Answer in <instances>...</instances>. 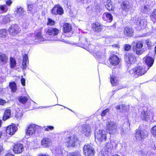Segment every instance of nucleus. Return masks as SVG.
<instances>
[{
	"label": "nucleus",
	"instance_id": "38",
	"mask_svg": "<svg viewBox=\"0 0 156 156\" xmlns=\"http://www.w3.org/2000/svg\"><path fill=\"white\" fill-rule=\"evenodd\" d=\"M104 15L106 17L107 21L108 22H112L113 20V16L111 14L108 13H104Z\"/></svg>",
	"mask_w": 156,
	"mask_h": 156
},
{
	"label": "nucleus",
	"instance_id": "46",
	"mask_svg": "<svg viewBox=\"0 0 156 156\" xmlns=\"http://www.w3.org/2000/svg\"><path fill=\"white\" fill-rule=\"evenodd\" d=\"M10 21V18L8 16H5L3 18L2 22L6 24L9 22Z\"/></svg>",
	"mask_w": 156,
	"mask_h": 156
},
{
	"label": "nucleus",
	"instance_id": "39",
	"mask_svg": "<svg viewBox=\"0 0 156 156\" xmlns=\"http://www.w3.org/2000/svg\"><path fill=\"white\" fill-rule=\"evenodd\" d=\"M18 100L20 102L24 104L27 102L28 99L27 97L20 96L19 97Z\"/></svg>",
	"mask_w": 156,
	"mask_h": 156
},
{
	"label": "nucleus",
	"instance_id": "28",
	"mask_svg": "<svg viewBox=\"0 0 156 156\" xmlns=\"http://www.w3.org/2000/svg\"><path fill=\"white\" fill-rule=\"evenodd\" d=\"M104 3L108 10H112L114 9L113 5L111 2L110 0H106V1H105Z\"/></svg>",
	"mask_w": 156,
	"mask_h": 156
},
{
	"label": "nucleus",
	"instance_id": "16",
	"mask_svg": "<svg viewBox=\"0 0 156 156\" xmlns=\"http://www.w3.org/2000/svg\"><path fill=\"white\" fill-rule=\"evenodd\" d=\"M134 23L136 25H139L140 28H144L146 25V21L145 20H142L140 19L139 17H136Z\"/></svg>",
	"mask_w": 156,
	"mask_h": 156
},
{
	"label": "nucleus",
	"instance_id": "1",
	"mask_svg": "<svg viewBox=\"0 0 156 156\" xmlns=\"http://www.w3.org/2000/svg\"><path fill=\"white\" fill-rule=\"evenodd\" d=\"M146 72L144 66H140L131 69L129 73L132 76L136 78L144 74Z\"/></svg>",
	"mask_w": 156,
	"mask_h": 156
},
{
	"label": "nucleus",
	"instance_id": "45",
	"mask_svg": "<svg viewBox=\"0 0 156 156\" xmlns=\"http://www.w3.org/2000/svg\"><path fill=\"white\" fill-rule=\"evenodd\" d=\"M151 133L153 136L156 137V126H153L151 128Z\"/></svg>",
	"mask_w": 156,
	"mask_h": 156
},
{
	"label": "nucleus",
	"instance_id": "54",
	"mask_svg": "<svg viewBox=\"0 0 156 156\" xmlns=\"http://www.w3.org/2000/svg\"><path fill=\"white\" fill-rule=\"evenodd\" d=\"M21 82L22 84L24 86L25 84V78H22L21 80Z\"/></svg>",
	"mask_w": 156,
	"mask_h": 156
},
{
	"label": "nucleus",
	"instance_id": "56",
	"mask_svg": "<svg viewBox=\"0 0 156 156\" xmlns=\"http://www.w3.org/2000/svg\"><path fill=\"white\" fill-rule=\"evenodd\" d=\"M146 43L148 46H151V42L149 40H146Z\"/></svg>",
	"mask_w": 156,
	"mask_h": 156
},
{
	"label": "nucleus",
	"instance_id": "61",
	"mask_svg": "<svg viewBox=\"0 0 156 156\" xmlns=\"http://www.w3.org/2000/svg\"><path fill=\"white\" fill-rule=\"evenodd\" d=\"M114 27V29H115L116 28V26H115V25H112V26H111V27Z\"/></svg>",
	"mask_w": 156,
	"mask_h": 156
},
{
	"label": "nucleus",
	"instance_id": "8",
	"mask_svg": "<svg viewBox=\"0 0 156 156\" xmlns=\"http://www.w3.org/2000/svg\"><path fill=\"white\" fill-rule=\"evenodd\" d=\"M143 46L142 42L138 41L136 42V45L133 46V50L136 51L137 54L140 55L144 51V49H141Z\"/></svg>",
	"mask_w": 156,
	"mask_h": 156
},
{
	"label": "nucleus",
	"instance_id": "48",
	"mask_svg": "<svg viewBox=\"0 0 156 156\" xmlns=\"http://www.w3.org/2000/svg\"><path fill=\"white\" fill-rule=\"evenodd\" d=\"M12 3V0H7L6 1V4L5 5H7V7L9 8L11 6Z\"/></svg>",
	"mask_w": 156,
	"mask_h": 156
},
{
	"label": "nucleus",
	"instance_id": "19",
	"mask_svg": "<svg viewBox=\"0 0 156 156\" xmlns=\"http://www.w3.org/2000/svg\"><path fill=\"white\" fill-rule=\"evenodd\" d=\"M63 13V9L60 6H54L51 10V13L54 15H56L58 14L61 15Z\"/></svg>",
	"mask_w": 156,
	"mask_h": 156
},
{
	"label": "nucleus",
	"instance_id": "32",
	"mask_svg": "<svg viewBox=\"0 0 156 156\" xmlns=\"http://www.w3.org/2000/svg\"><path fill=\"white\" fill-rule=\"evenodd\" d=\"M151 9L149 5L142 6L141 8V11L144 13H148L150 11Z\"/></svg>",
	"mask_w": 156,
	"mask_h": 156
},
{
	"label": "nucleus",
	"instance_id": "57",
	"mask_svg": "<svg viewBox=\"0 0 156 156\" xmlns=\"http://www.w3.org/2000/svg\"><path fill=\"white\" fill-rule=\"evenodd\" d=\"M5 103V102L3 100L0 99V105H3Z\"/></svg>",
	"mask_w": 156,
	"mask_h": 156
},
{
	"label": "nucleus",
	"instance_id": "30",
	"mask_svg": "<svg viewBox=\"0 0 156 156\" xmlns=\"http://www.w3.org/2000/svg\"><path fill=\"white\" fill-rule=\"evenodd\" d=\"M11 111L9 109L5 110L3 117V120L5 121L10 118L11 115Z\"/></svg>",
	"mask_w": 156,
	"mask_h": 156
},
{
	"label": "nucleus",
	"instance_id": "64",
	"mask_svg": "<svg viewBox=\"0 0 156 156\" xmlns=\"http://www.w3.org/2000/svg\"><path fill=\"white\" fill-rule=\"evenodd\" d=\"M2 120H0V127H1V125H2Z\"/></svg>",
	"mask_w": 156,
	"mask_h": 156
},
{
	"label": "nucleus",
	"instance_id": "62",
	"mask_svg": "<svg viewBox=\"0 0 156 156\" xmlns=\"http://www.w3.org/2000/svg\"><path fill=\"white\" fill-rule=\"evenodd\" d=\"M2 133L0 131V138H1V136L2 135Z\"/></svg>",
	"mask_w": 156,
	"mask_h": 156
},
{
	"label": "nucleus",
	"instance_id": "24",
	"mask_svg": "<svg viewBox=\"0 0 156 156\" xmlns=\"http://www.w3.org/2000/svg\"><path fill=\"white\" fill-rule=\"evenodd\" d=\"M115 144V143L114 140H110L107 143L105 150L108 152L111 151L113 149V146Z\"/></svg>",
	"mask_w": 156,
	"mask_h": 156
},
{
	"label": "nucleus",
	"instance_id": "25",
	"mask_svg": "<svg viewBox=\"0 0 156 156\" xmlns=\"http://www.w3.org/2000/svg\"><path fill=\"white\" fill-rule=\"evenodd\" d=\"M146 63L148 66L149 69L151 67L154 62V60L150 56H146L144 58Z\"/></svg>",
	"mask_w": 156,
	"mask_h": 156
},
{
	"label": "nucleus",
	"instance_id": "26",
	"mask_svg": "<svg viewBox=\"0 0 156 156\" xmlns=\"http://www.w3.org/2000/svg\"><path fill=\"white\" fill-rule=\"evenodd\" d=\"M8 59L7 55L4 54H2L0 55V64L1 65L6 64Z\"/></svg>",
	"mask_w": 156,
	"mask_h": 156
},
{
	"label": "nucleus",
	"instance_id": "4",
	"mask_svg": "<svg viewBox=\"0 0 156 156\" xmlns=\"http://www.w3.org/2000/svg\"><path fill=\"white\" fill-rule=\"evenodd\" d=\"M135 137L138 140H142L148 136L147 132L145 130L136 129Z\"/></svg>",
	"mask_w": 156,
	"mask_h": 156
},
{
	"label": "nucleus",
	"instance_id": "50",
	"mask_svg": "<svg viewBox=\"0 0 156 156\" xmlns=\"http://www.w3.org/2000/svg\"><path fill=\"white\" fill-rule=\"evenodd\" d=\"M28 62V57L27 54H25L23 57V61L24 62Z\"/></svg>",
	"mask_w": 156,
	"mask_h": 156
},
{
	"label": "nucleus",
	"instance_id": "51",
	"mask_svg": "<svg viewBox=\"0 0 156 156\" xmlns=\"http://www.w3.org/2000/svg\"><path fill=\"white\" fill-rule=\"evenodd\" d=\"M27 62H25L24 61L22 63V66H21V68L23 69H25L27 68Z\"/></svg>",
	"mask_w": 156,
	"mask_h": 156
},
{
	"label": "nucleus",
	"instance_id": "6",
	"mask_svg": "<svg viewBox=\"0 0 156 156\" xmlns=\"http://www.w3.org/2000/svg\"><path fill=\"white\" fill-rule=\"evenodd\" d=\"M83 150L86 156H93L95 153L94 148L88 145H84Z\"/></svg>",
	"mask_w": 156,
	"mask_h": 156
},
{
	"label": "nucleus",
	"instance_id": "27",
	"mask_svg": "<svg viewBox=\"0 0 156 156\" xmlns=\"http://www.w3.org/2000/svg\"><path fill=\"white\" fill-rule=\"evenodd\" d=\"M140 117L143 120L147 121L149 119V113L147 111H142L141 112Z\"/></svg>",
	"mask_w": 156,
	"mask_h": 156
},
{
	"label": "nucleus",
	"instance_id": "55",
	"mask_svg": "<svg viewBox=\"0 0 156 156\" xmlns=\"http://www.w3.org/2000/svg\"><path fill=\"white\" fill-rule=\"evenodd\" d=\"M139 154L142 156H144L145 152L142 150H141L139 151Z\"/></svg>",
	"mask_w": 156,
	"mask_h": 156
},
{
	"label": "nucleus",
	"instance_id": "44",
	"mask_svg": "<svg viewBox=\"0 0 156 156\" xmlns=\"http://www.w3.org/2000/svg\"><path fill=\"white\" fill-rule=\"evenodd\" d=\"M151 20L153 21L154 20H156V9L153 11L151 15Z\"/></svg>",
	"mask_w": 156,
	"mask_h": 156
},
{
	"label": "nucleus",
	"instance_id": "3",
	"mask_svg": "<svg viewBox=\"0 0 156 156\" xmlns=\"http://www.w3.org/2000/svg\"><path fill=\"white\" fill-rule=\"evenodd\" d=\"M107 130L110 134H114L117 131V125L113 122H109L107 123Z\"/></svg>",
	"mask_w": 156,
	"mask_h": 156
},
{
	"label": "nucleus",
	"instance_id": "11",
	"mask_svg": "<svg viewBox=\"0 0 156 156\" xmlns=\"http://www.w3.org/2000/svg\"><path fill=\"white\" fill-rule=\"evenodd\" d=\"M18 128L15 124H13L7 126L5 129L7 133L10 135H14L17 131Z\"/></svg>",
	"mask_w": 156,
	"mask_h": 156
},
{
	"label": "nucleus",
	"instance_id": "49",
	"mask_svg": "<svg viewBox=\"0 0 156 156\" xmlns=\"http://www.w3.org/2000/svg\"><path fill=\"white\" fill-rule=\"evenodd\" d=\"M109 111V109H106L105 110H104L102 111L101 113V115L102 116H105L106 114Z\"/></svg>",
	"mask_w": 156,
	"mask_h": 156
},
{
	"label": "nucleus",
	"instance_id": "63",
	"mask_svg": "<svg viewBox=\"0 0 156 156\" xmlns=\"http://www.w3.org/2000/svg\"><path fill=\"white\" fill-rule=\"evenodd\" d=\"M112 156H120L118 154H115L113 155Z\"/></svg>",
	"mask_w": 156,
	"mask_h": 156
},
{
	"label": "nucleus",
	"instance_id": "34",
	"mask_svg": "<svg viewBox=\"0 0 156 156\" xmlns=\"http://www.w3.org/2000/svg\"><path fill=\"white\" fill-rule=\"evenodd\" d=\"M9 9L5 4L0 5V13L3 14L6 12Z\"/></svg>",
	"mask_w": 156,
	"mask_h": 156
},
{
	"label": "nucleus",
	"instance_id": "60",
	"mask_svg": "<svg viewBox=\"0 0 156 156\" xmlns=\"http://www.w3.org/2000/svg\"><path fill=\"white\" fill-rule=\"evenodd\" d=\"M5 156H14V155L11 153H9L6 154Z\"/></svg>",
	"mask_w": 156,
	"mask_h": 156
},
{
	"label": "nucleus",
	"instance_id": "35",
	"mask_svg": "<svg viewBox=\"0 0 156 156\" xmlns=\"http://www.w3.org/2000/svg\"><path fill=\"white\" fill-rule=\"evenodd\" d=\"M44 40V39L41 35V32L37 33L36 34L35 38V41L40 42L43 41Z\"/></svg>",
	"mask_w": 156,
	"mask_h": 156
},
{
	"label": "nucleus",
	"instance_id": "15",
	"mask_svg": "<svg viewBox=\"0 0 156 156\" xmlns=\"http://www.w3.org/2000/svg\"><path fill=\"white\" fill-rule=\"evenodd\" d=\"M109 62L113 66L117 65L119 62L120 59L117 55H111L109 58Z\"/></svg>",
	"mask_w": 156,
	"mask_h": 156
},
{
	"label": "nucleus",
	"instance_id": "2",
	"mask_svg": "<svg viewBox=\"0 0 156 156\" xmlns=\"http://www.w3.org/2000/svg\"><path fill=\"white\" fill-rule=\"evenodd\" d=\"M107 132L103 129H100L96 132L95 137L96 139L100 142L106 140L107 138Z\"/></svg>",
	"mask_w": 156,
	"mask_h": 156
},
{
	"label": "nucleus",
	"instance_id": "59",
	"mask_svg": "<svg viewBox=\"0 0 156 156\" xmlns=\"http://www.w3.org/2000/svg\"><path fill=\"white\" fill-rule=\"evenodd\" d=\"M122 107V106H116L115 107V108L116 109H117V110H118V109H120V108Z\"/></svg>",
	"mask_w": 156,
	"mask_h": 156
},
{
	"label": "nucleus",
	"instance_id": "37",
	"mask_svg": "<svg viewBox=\"0 0 156 156\" xmlns=\"http://www.w3.org/2000/svg\"><path fill=\"white\" fill-rule=\"evenodd\" d=\"M110 81L112 84L113 86L116 85L118 83V80L117 78L113 75L111 76Z\"/></svg>",
	"mask_w": 156,
	"mask_h": 156
},
{
	"label": "nucleus",
	"instance_id": "10",
	"mask_svg": "<svg viewBox=\"0 0 156 156\" xmlns=\"http://www.w3.org/2000/svg\"><path fill=\"white\" fill-rule=\"evenodd\" d=\"M20 31V29L17 25L11 26L9 29V32L10 35L15 36Z\"/></svg>",
	"mask_w": 156,
	"mask_h": 156
},
{
	"label": "nucleus",
	"instance_id": "5",
	"mask_svg": "<svg viewBox=\"0 0 156 156\" xmlns=\"http://www.w3.org/2000/svg\"><path fill=\"white\" fill-rule=\"evenodd\" d=\"M78 140L77 136L73 135L71 136H69L66 139V142L67 146H74L78 141Z\"/></svg>",
	"mask_w": 156,
	"mask_h": 156
},
{
	"label": "nucleus",
	"instance_id": "40",
	"mask_svg": "<svg viewBox=\"0 0 156 156\" xmlns=\"http://www.w3.org/2000/svg\"><path fill=\"white\" fill-rule=\"evenodd\" d=\"M10 67L11 68H14L16 66V61L15 59L11 57L10 58Z\"/></svg>",
	"mask_w": 156,
	"mask_h": 156
},
{
	"label": "nucleus",
	"instance_id": "42",
	"mask_svg": "<svg viewBox=\"0 0 156 156\" xmlns=\"http://www.w3.org/2000/svg\"><path fill=\"white\" fill-rule=\"evenodd\" d=\"M23 115L22 111L19 110L18 111H16L15 113V117L17 119H20Z\"/></svg>",
	"mask_w": 156,
	"mask_h": 156
},
{
	"label": "nucleus",
	"instance_id": "31",
	"mask_svg": "<svg viewBox=\"0 0 156 156\" xmlns=\"http://www.w3.org/2000/svg\"><path fill=\"white\" fill-rule=\"evenodd\" d=\"M9 87L12 93H15L17 90L16 83L14 82H10L9 83Z\"/></svg>",
	"mask_w": 156,
	"mask_h": 156
},
{
	"label": "nucleus",
	"instance_id": "20",
	"mask_svg": "<svg viewBox=\"0 0 156 156\" xmlns=\"http://www.w3.org/2000/svg\"><path fill=\"white\" fill-rule=\"evenodd\" d=\"M93 30L96 32H101L103 29V26L100 23L97 22L92 24Z\"/></svg>",
	"mask_w": 156,
	"mask_h": 156
},
{
	"label": "nucleus",
	"instance_id": "58",
	"mask_svg": "<svg viewBox=\"0 0 156 156\" xmlns=\"http://www.w3.org/2000/svg\"><path fill=\"white\" fill-rule=\"evenodd\" d=\"M120 133L122 135H124L125 134L122 128L120 130Z\"/></svg>",
	"mask_w": 156,
	"mask_h": 156
},
{
	"label": "nucleus",
	"instance_id": "43",
	"mask_svg": "<svg viewBox=\"0 0 156 156\" xmlns=\"http://www.w3.org/2000/svg\"><path fill=\"white\" fill-rule=\"evenodd\" d=\"M55 22L54 20H52L51 18H48V22L47 24L48 26H51L55 25Z\"/></svg>",
	"mask_w": 156,
	"mask_h": 156
},
{
	"label": "nucleus",
	"instance_id": "9",
	"mask_svg": "<svg viewBox=\"0 0 156 156\" xmlns=\"http://www.w3.org/2000/svg\"><path fill=\"white\" fill-rule=\"evenodd\" d=\"M38 128L37 125L34 124L30 125L27 129L26 132V135L30 136L34 135Z\"/></svg>",
	"mask_w": 156,
	"mask_h": 156
},
{
	"label": "nucleus",
	"instance_id": "33",
	"mask_svg": "<svg viewBox=\"0 0 156 156\" xmlns=\"http://www.w3.org/2000/svg\"><path fill=\"white\" fill-rule=\"evenodd\" d=\"M102 51V50L101 49L100 50H97L96 49L94 50V55L95 58H100L101 56L103 55L104 53Z\"/></svg>",
	"mask_w": 156,
	"mask_h": 156
},
{
	"label": "nucleus",
	"instance_id": "13",
	"mask_svg": "<svg viewBox=\"0 0 156 156\" xmlns=\"http://www.w3.org/2000/svg\"><path fill=\"white\" fill-rule=\"evenodd\" d=\"M28 5V11H29L30 13L34 11H36L37 10V8H40V5L39 6L37 2L34 3L31 2Z\"/></svg>",
	"mask_w": 156,
	"mask_h": 156
},
{
	"label": "nucleus",
	"instance_id": "17",
	"mask_svg": "<svg viewBox=\"0 0 156 156\" xmlns=\"http://www.w3.org/2000/svg\"><path fill=\"white\" fill-rule=\"evenodd\" d=\"M16 12V15L17 17L20 18H24L25 17L26 12L22 7L17 8Z\"/></svg>",
	"mask_w": 156,
	"mask_h": 156
},
{
	"label": "nucleus",
	"instance_id": "41",
	"mask_svg": "<svg viewBox=\"0 0 156 156\" xmlns=\"http://www.w3.org/2000/svg\"><path fill=\"white\" fill-rule=\"evenodd\" d=\"M7 34L6 30L5 29L0 30V37L5 38Z\"/></svg>",
	"mask_w": 156,
	"mask_h": 156
},
{
	"label": "nucleus",
	"instance_id": "52",
	"mask_svg": "<svg viewBox=\"0 0 156 156\" xmlns=\"http://www.w3.org/2000/svg\"><path fill=\"white\" fill-rule=\"evenodd\" d=\"M54 128L52 126H47L45 129V130L46 131H48L49 130H52L54 129Z\"/></svg>",
	"mask_w": 156,
	"mask_h": 156
},
{
	"label": "nucleus",
	"instance_id": "23",
	"mask_svg": "<svg viewBox=\"0 0 156 156\" xmlns=\"http://www.w3.org/2000/svg\"><path fill=\"white\" fill-rule=\"evenodd\" d=\"M124 33L126 36L131 37L133 34V30L131 27H126L124 30Z\"/></svg>",
	"mask_w": 156,
	"mask_h": 156
},
{
	"label": "nucleus",
	"instance_id": "29",
	"mask_svg": "<svg viewBox=\"0 0 156 156\" xmlns=\"http://www.w3.org/2000/svg\"><path fill=\"white\" fill-rule=\"evenodd\" d=\"M63 28L64 33H69L71 31L72 27L70 24L66 23L63 25Z\"/></svg>",
	"mask_w": 156,
	"mask_h": 156
},
{
	"label": "nucleus",
	"instance_id": "47",
	"mask_svg": "<svg viewBox=\"0 0 156 156\" xmlns=\"http://www.w3.org/2000/svg\"><path fill=\"white\" fill-rule=\"evenodd\" d=\"M70 156H81V155L80 152L76 151L71 153Z\"/></svg>",
	"mask_w": 156,
	"mask_h": 156
},
{
	"label": "nucleus",
	"instance_id": "53",
	"mask_svg": "<svg viewBox=\"0 0 156 156\" xmlns=\"http://www.w3.org/2000/svg\"><path fill=\"white\" fill-rule=\"evenodd\" d=\"M131 46L129 45H126L125 46V50L126 51L129 50L131 48Z\"/></svg>",
	"mask_w": 156,
	"mask_h": 156
},
{
	"label": "nucleus",
	"instance_id": "22",
	"mask_svg": "<svg viewBox=\"0 0 156 156\" xmlns=\"http://www.w3.org/2000/svg\"><path fill=\"white\" fill-rule=\"evenodd\" d=\"M41 144L45 147H48L51 144V140L49 138L45 137L41 141Z\"/></svg>",
	"mask_w": 156,
	"mask_h": 156
},
{
	"label": "nucleus",
	"instance_id": "7",
	"mask_svg": "<svg viewBox=\"0 0 156 156\" xmlns=\"http://www.w3.org/2000/svg\"><path fill=\"white\" fill-rule=\"evenodd\" d=\"M125 62L127 64H131L134 63L136 61V57L134 55L131 53H127L124 55Z\"/></svg>",
	"mask_w": 156,
	"mask_h": 156
},
{
	"label": "nucleus",
	"instance_id": "36",
	"mask_svg": "<svg viewBox=\"0 0 156 156\" xmlns=\"http://www.w3.org/2000/svg\"><path fill=\"white\" fill-rule=\"evenodd\" d=\"M64 151L63 150H61L59 148H57L55 150V153L56 156H63V152Z\"/></svg>",
	"mask_w": 156,
	"mask_h": 156
},
{
	"label": "nucleus",
	"instance_id": "14",
	"mask_svg": "<svg viewBox=\"0 0 156 156\" xmlns=\"http://www.w3.org/2000/svg\"><path fill=\"white\" fill-rule=\"evenodd\" d=\"M81 132L86 136L90 135L91 132V126L88 125H83L81 127Z\"/></svg>",
	"mask_w": 156,
	"mask_h": 156
},
{
	"label": "nucleus",
	"instance_id": "18",
	"mask_svg": "<svg viewBox=\"0 0 156 156\" xmlns=\"http://www.w3.org/2000/svg\"><path fill=\"white\" fill-rule=\"evenodd\" d=\"M121 7L123 11L126 12L131 10L132 8L129 2L127 1L122 2L121 4Z\"/></svg>",
	"mask_w": 156,
	"mask_h": 156
},
{
	"label": "nucleus",
	"instance_id": "12",
	"mask_svg": "<svg viewBox=\"0 0 156 156\" xmlns=\"http://www.w3.org/2000/svg\"><path fill=\"white\" fill-rule=\"evenodd\" d=\"M23 145L20 143L15 144L13 146V151L15 154H20L24 151Z\"/></svg>",
	"mask_w": 156,
	"mask_h": 156
},
{
	"label": "nucleus",
	"instance_id": "21",
	"mask_svg": "<svg viewBox=\"0 0 156 156\" xmlns=\"http://www.w3.org/2000/svg\"><path fill=\"white\" fill-rule=\"evenodd\" d=\"M59 32L58 29L56 28H51L48 30L47 31L46 33L52 36H57Z\"/></svg>",
	"mask_w": 156,
	"mask_h": 156
}]
</instances>
